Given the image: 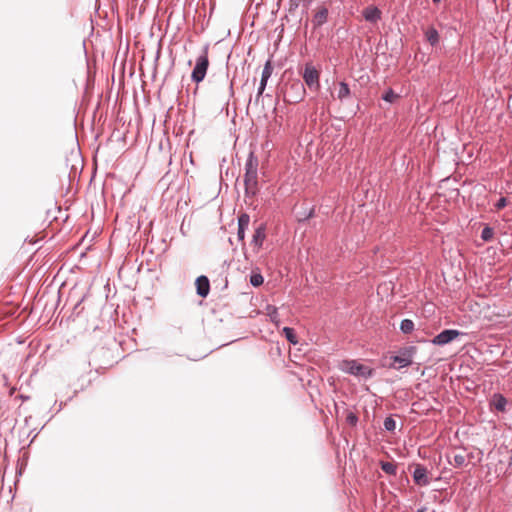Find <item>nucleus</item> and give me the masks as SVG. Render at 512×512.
<instances>
[{
	"instance_id": "f257e3e1",
	"label": "nucleus",
	"mask_w": 512,
	"mask_h": 512,
	"mask_svg": "<svg viewBox=\"0 0 512 512\" xmlns=\"http://www.w3.org/2000/svg\"><path fill=\"white\" fill-rule=\"evenodd\" d=\"M258 166L259 161L257 156H255L253 152H250L244 168V186L246 198H253L259 192Z\"/></svg>"
},
{
	"instance_id": "f03ea898",
	"label": "nucleus",
	"mask_w": 512,
	"mask_h": 512,
	"mask_svg": "<svg viewBox=\"0 0 512 512\" xmlns=\"http://www.w3.org/2000/svg\"><path fill=\"white\" fill-rule=\"evenodd\" d=\"M415 351L416 348L414 346L401 348L398 355L390 357L391 362L388 364V367L400 370L401 368L410 366L413 362V355Z\"/></svg>"
},
{
	"instance_id": "7ed1b4c3",
	"label": "nucleus",
	"mask_w": 512,
	"mask_h": 512,
	"mask_svg": "<svg viewBox=\"0 0 512 512\" xmlns=\"http://www.w3.org/2000/svg\"><path fill=\"white\" fill-rule=\"evenodd\" d=\"M306 94L304 83L294 80L287 84L284 90V100L288 103H298L303 100Z\"/></svg>"
},
{
	"instance_id": "20e7f679",
	"label": "nucleus",
	"mask_w": 512,
	"mask_h": 512,
	"mask_svg": "<svg viewBox=\"0 0 512 512\" xmlns=\"http://www.w3.org/2000/svg\"><path fill=\"white\" fill-rule=\"evenodd\" d=\"M209 67V59L207 48L204 49L203 53L196 59L195 67L191 74V79L195 83H200L204 80L207 70Z\"/></svg>"
},
{
	"instance_id": "39448f33",
	"label": "nucleus",
	"mask_w": 512,
	"mask_h": 512,
	"mask_svg": "<svg viewBox=\"0 0 512 512\" xmlns=\"http://www.w3.org/2000/svg\"><path fill=\"white\" fill-rule=\"evenodd\" d=\"M302 77L304 80V86L307 85V87L312 91H318L320 89V73L319 71L310 63H307L305 65L304 71L302 73Z\"/></svg>"
},
{
	"instance_id": "423d86ee",
	"label": "nucleus",
	"mask_w": 512,
	"mask_h": 512,
	"mask_svg": "<svg viewBox=\"0 0 512 512\" xmlns=\"http://www.w3.org/2000/svg\"><path fill=\"white\" fill-rule=\"evenodd\" d=\"M342 369L351 375L363 377L365 379H368L373 375L372 369L355 360L345 361Z\"/></svg>"
},
{
	"instance_id": "0eeeda50",
	"label": "nucleus",
	"mask_w": 512,
	"mask_h": 512,
	"mask_svg": "<svg viewBox=\"0 0 512 512\" xmlns=\"http://www.w3.org/2000/svg\"><path fill=\"white\" fill-rule=\"evenodd\" d=\"M465 333L456 330V329H445L441 331L439 334H437L432 340V344L437 346H444L446 344L451 343L454 341L457 337L463 336Z\"/></svg>"
},
{
	"instance_id": "6e6552de",
	"label": "nucleus",
	"mask_w": 512,
	"mask_h": 512,
	"mask_svg": "<svg viewBox=\"0 0 512 512\" xmlns=\"http://www.w3.org/2000/svg\"><path fill=\"white\" fill-rule=\"evenodd\" d=\"M412 476L415 484L418 486H428L430 484L427 468L422 464L415 465Z\"/></svg>"
},
{
	"instance_id": "1a4fd4ad",
	"label": "nucleus",
	"mask_w": 512,
	"mask_h": 512,
	"mask_svg": "<svg viewBox=\"0 0 512 512\" xmlns=\"http://www.w3.org/2000/svg\"><path fill=\"white\" fill-rule=\"evenodd\" d=\"M196 285V293L202 297L205 298L208 296L210 292V281L207 276L201 275L196 278L195 281Z\"/></svg>"
},
{
	"instance_id": "9d476101",
	"label": "nucleus",
	"mask_w": 512,
	"mask_h": 512,
	"mask_svg": "<svg viewBox=\"0 0 512 512\" xmlns=\"http://www.w3.org/2000/svg\"><path fill=\"white\" fill-rule=\"evenodd\" d=\"M266 237V227L264 224H260L254 231L252 238V245L256 249H260Z\"/></svg>"
},
{
	"instance_id": "9b49d317",
	"label": "nucleus",
	"mask_w": 512,
	"mask_h": 512,
	"mask_svg": "<svg viewBox=\"0 0 512 512\" xmlns=\"http://www.w3.org/2000/svg\"><path fill=\"white\" fill-rule=\"evenodd\" d=\"M250 223V216L247 213H242L238 217V232L237 236L240 241H243L245 238V231L248 228Z\"/></svg>"
},
{
	"instance_id": "f8f14e48",
	"label": "nucleus",
	"mask_w": 512,
	"mask_h": 512,
	"mask_svg": "<svg viewBox=\"0 0 512 512\" xmlns=\"http://www.w3.org/2000/svg\"><path fill=\"white\" fill-rule=\"evenodd\" d=\"M490 405L498 412H505L507 399L500 393H495L490 401Z\"/></svg>"
},
{
	"instance_id": "ddd939ff",
	"label": "nucleus",
	"mask_w": 512,
	"mask_h": 512,
	"mask_svg": "<svg viewBox=\"0 0 512 512\" xmlns=\"http://www.w3.org/2000/svg\"><path fill=\"white\" fill-rule=\"evenodd\" d=\"M381 11L375 6H369L364 9L363 17L366 21L376 23L381 19Z\"/></svg>"
},
{
	"instance_id": "4468645a",
	"label": "nucleus",
	"mask_w": 512,
	"mask_h": 512,
	"mask_svg": "<svg viewBox=\"0 0 512 512\" xmlns=\"http://www.w3.org/2000/svg\"><path fill=\"white\" fill-rule=\"evenodd\" d=\"M328 19V9L325 7H321L313 18V24L315 27H320L327 22Z\"/></svg>"
},
{
	"instance_id": "2eb2a0df",
	"label": "nucleus",
	"mask_w": 512,
	"mask_h": 512,
	"mask_svg": "<svg viewBox=\"0 0 512 512\" xmlns=\"http://www.w3.org/2000/svg\"><path fill=\"white\" fill-rule=\"evenodd\" d=\"M338 86H339V89L337 92V99H339L341 102H343L347 98L350 97L351 90L349 88V85L344 81L339 82Z\"/></svg>"
},
{
	"instance_id": "dca6fc26",
	"label": "nucleus",
	"mask_w": 512,
	"mask_h": 512,
	"mask_svg": "<svg viewBox=\"0 0 512 512\" xmlns=\"http://www.w3.org/2000/svg\"><path fill=\"white\" fill-rule=\"evenodd\" d=\"M446 458L449 464L457 468H460L466 464V457L463 454H455L452 458L450 455H446Z\"/></svg>"
},
{
	"instance_id": "f3484780",
	"label": "nucleus",
	"mask_w": 512,
	"mask_h": 512,
	"mask_svg": "<svg viewBox=\"0 0 512 512\" xmlns=\"http://www.w3.org/2000/svg\"><path fill=\"white\" fill-rule=\"evenodd\" d=\"M425 36L427 41L432 45L435 46L439 43V33L434 27H429L426 32Z\"/></svg>"
},
{
	"instance_id": "a211bd4d",
	"label": "nucleus",
	"mask_w": 512,
	"mask_h": 512,
	"mask_svg": "<svg viewBox=\"0 0 512 512\" xmlns=\"http://www.w3.org/2000/svg\"><path fill=\"white\" fill-rule=\"evenodd\" d=\"M283 334L285 335L286 339L293 345H296L298 343V339L295 333V330L291 327H284L283 328Z\"/></svg>"
},
{
	"instance_id": "6ab92c4d",
	"label": "nucleus",
	"mask_w": 512,
	"mask_h": 512,
	"mask_svg": "<svg viewBox=\"0 0 512 512\" xmlns=\"http://www.w3.org/2000/svg\"><path fill=\"white\" fill-rule=\"evenodd\" d=\"M400 330L404 334H409L414 330V322L410 319H403L400 324Z\"/></svg>"
},
{
	"instance_id": "aec40b11",
	"label": "nucleus",
	"mask_w": 512,
	"mask_h": 512,
	"mask_svg": "<svg viewBox=\"0 0 512 512\" xmlns=\"http://www.w3.org/2000/svg\"><path fill=\"white\" fill-rule=\"evenodd\" d=\"M272 72H273V67L271 65V62L268 60L264 65L260 81L268 82L269 78L272 75Z\"/></svg>"
},
{
	"instance_id": "412c9836",
	"label": "nucleus",
	"mask_w": 512,
	"mask_h": 512,
	"mask_svg": "<svg viewBox=\"0 0 512 512\" xmlns=\"http://www.w3.org/2000/svg\"><path fill=\"white\" fill-rule=\"evenodd\" d=\"M381 469L389 475H396L397 467L392 462H381Z\"/></svg>"
},
{
	"instance_id": "4be33fe9",
	"label": "nucleus",
	"mask_w": 512,
	"mask_h": 512,
	"mask_svg": "<svg viewBox=\"0 0 512 512\" xmlns=\"http://www.w3.org/2000/svg\"><path fill=\"white\" fill-rule=\"evenodd\" d=\"M494 238V231L490 226H485L481 231V239L489 242Z\"/></svg>"
},
{
	"instance_id": "5701e85b",
	"label": "nucleus",
	"mask_w": 512,
	"mask_h": 512,
	"mask_svg": "<svg viewBox=\"0 0 512 512\" xmlns=\"http://www.w3.org/2000/svg\"><path fill=\"white\" fill-rule=\"evenodd\" d=\"M264 282V278L260 273H253L250 276V283L254 287H258L262 285Z\"/></svg>"
},
{
	"instance_id": "b1692460",
	"label": "nucleus",
	"mask_w": 512,
	"mask_h": 512,
	"mask_svg": "<svg viewBox=\"0 0 512 512\" xmlns=\"http://www.w3.org/2000/svg\"><path fill=\"white\" fill-rule=\"evenodd\" d=\"M398 97L392 89H388L382 95V99L388 103H392Z\"/></svg>"
},
{
	"instance_id": "393cba45",
	"label": "nucleus",
	"mask_w": 512,
	"mask_h": 512,
	"mask_svg": "<svg viewBox=\"0 0 512 512\" xmlns=\"http://www.w3.org/2000/svg\"><path fill=\"white\" fill-rule=\"evenodd\" d=\"M384 428L387 431H394L396 428V421L392 417H387L384 420Z\"/></svg>"
},
{
	"instance_id": "a878e982",
	"label": "nucleus",
	"mask_w": 512,
	"mask_h": 512,
	"mask_svg": "<svg viewBox=\"0 0 512 512\" xmlns=\"http://www.w3.org/2000/svg\"><path fill=\"white\" fill-rule=\"evenodd\" d=\"M346 421L347 423H349L350 425L354 426L357 424L358 422V417L353 413V412H350L347 414L346 416Z\"/></svg>"
},
{
	"instance_id": "bb28decb",
	"label": "nucleus",
	"mask_w": 512,
	"mask_h": 512,
	"mask_svg": "<svg viewBox=\"0 0 512 512\" xmlns=\"http://www.w3.org/2000/svg\"><path fill=\"white\" fill-rule=\"evenodd\" d=\"M507 198L506 197H501L496 203H495V208L497 210H501L503 208H505L507 206Z\"/></svg>"
},
{
	"instance_id": "cd10ccee",
	"label": "nucleus",
	"mask_w": 512,
	"mask_h": 512,
	"mask_svg": "<svg viewBox=\"0 0 512 512\" xmlns=\"http://www.w3.org/2000/svg\"><path fill=\"white\" fill-rule=\"evenodd\" d=\"M266 85H267V82L260 81V85L258 87V92H257L258 97L262 95V93L264 92V90L266 88Z\"/></svg>"
},
{
	"instance_id": "c85d7f7f",
	"label": "nucleus",
	"mask_w": 512,
	"mask_h": 512,
	"mask_svg": "<svg viewBox=\"0 0 512 512\" xmlns=\"http://www.w3.org/2000/svg\"><path fill=\"white\" fill-rule=\"evenodd\" d=\"M313 213H314V210L313 209H310V211L308 212V214H306L303 218H300L299 220H307L309 218H311L313 216Z\"/></svg>"
},
{
	"instance_id": "c756f323",
	"label": "nucleus",
	"mask_w": 512,
	"mask_h": 512,
	"mask_svg": "<svg viewBox=\"0 0 512 512\" xmlns=\"http://www.w3.org/2000/svg\"><path fill=\"white\" fill-rule=\"evenodd\" d=\"M417 512H426L425 508L418 509Z\"/></svg>"
},
{
	"instance_id": "7c9ffc66",
	"label": "nucleus",
	"mask_w": 512,
	"mask_h": 512,
	"mask_svg": "<svg viewBox=\"0 0 512 512\" xmlns=\"http://www.w3.org/2000/svg\"><path fill=\"white\" fill-rule=\"evenodd\" d=\"M434 3H439L441 0H432Z\"/></svg>"
}]
</instances>
